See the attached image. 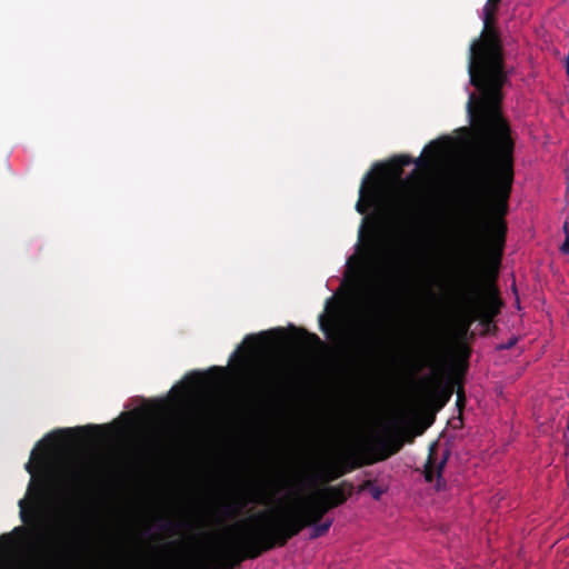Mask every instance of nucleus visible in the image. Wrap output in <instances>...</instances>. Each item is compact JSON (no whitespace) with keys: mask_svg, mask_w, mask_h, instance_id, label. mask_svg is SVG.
<instances>
[{"mask_svg":"<svg viewBox=\"0 0 569 569\" xmlns=\"http://www.w3.org/2000/svg\"><path fill=\"white\" fill-rule=\"evenodd\" d=\"M560 251L563 254H568L569 253V234H568V237H566L565 242L561 244Z\"/></svg>","mask_w":569,"mask_h":569,"instance_id":"obj_17","label":"nucleus"},{"mask_svg":"<svg viewBox=\"0 0 569 569\" xmlns=\"http://www.w3.org/2000/svg\"><path fill=\"white\" fill-rule=\"evenodd\" d=\"M292 481L283 473L252 483L227 495L221 503L223 518H236L250 503L270 505L274 497Z\"/></svg>","mask_w":569,"mask_h":569,"instance_id":"obj_5","label":"nucleus"},{"mask_svg":"<svg viewBox=\"0 0 569 569\" xmlns=\"http://www.w3.org/2000/svg\"><path fill=\"white\" fill-rule=\"evenodd\" d=\"M472 116L475 148L461 167V186L467 208L486 213L480 243L483 279L470 286L472 296H462L465 309L456 322L461 337L476 320L489 326L503 306L495 281L505 249V216L513 182V141L500 104H473Z\"/></svg>","mask_w":569,"mask_h":569,"instance_id":"obj_1","label":"nucleus"},{"mask_svg":"<svg viewBox=\"0 0 569 569\" xmlns=\"http://www.w3.org/2000/svg\"><path fill=\"white\" fill-rule=\"evenodd\" d=\"M32 525L38 532H43L46 526L38 509L32 511Z\"/></svg>","mask_w":569,"mask_h":569,"instance_id":"obj_13","label":"nucleus"},{"mask_svg":"<svg viewBox=\"0 0 569 569\" xmlns=\"http://www.w3.org/2000/svg\"><path fill=\"white\" fill-rule=\"evenodd\" d=\"M246 343L252 353H259L263 348V340L259 336L247 337Z\"/></svg>","mask_w":569,"mask_h":569,"instance_id":"obj_11","label":"nucleus"},{"mask_svg":"<svg viewBox=\"0 0 569 569\" xmlns=\"http://www.w3.org/2000/svg\"><path fill=\"white\" fill-rule=\"evenodd\" d=\"M331 525H332V520H330V519L326 520L322 523L315 525V527L311 531V538L315 539V538L325 536L329 531Z\"/></svg>","mask_w":569,"mask_h":569,"instance_id":"obj_12","label":"nucleus"},{"mask_svg":"<svg viewBox=\"0 0 569 569\" xmlns=\"http://www.w3.org/2000/svg\"><path fill=\"white\" fill-rule=\"evenodd\" d=\"M71 473L74 479H80L83 475V461H76L71 466Z\"/></svg>","mask_w":569,"mask_h":569,"instance_id":"obj_15","label":"nucleus"},{"mask_svg":"<svg viewBox=\"0 0 569 569\" xmlns=\"http://www.w3.org/2000/svg\"><path fill=\"white\" fill-rule=\"evenodd\" d=\"M516 340H512V341H508V345L505 346L503 348H510L515 345Z\"/></svg>","mask_w":569,"mask_h":569,"instance_id":"obj_23","label":"nucleus"},{"mask_svg":"<svg viewBox=\"0 0 569 569\" xmlns=\"http://www.w3.org/2000/svg\"><path fill=\"white\" fill-rule=\"evenodd\" d=\"M566 72H567V76L569 78V54L566 58Z\"/></svg>","mask_w":569,"mask_h":569,"instance_id":"obj_21","label":"nucleus"},{"mask_svg":"<svg viewBox=\"0 0 569 569\" xmlns=\"http://www.w3.org/2000/svg\"><path fill=\"white\" fill-rule=\"evenodd\" d=\"M353 486L350 482L343 481L337 486H329L316 491L317 498H326L333 508L343 505L349 497H351Z\"/></svg>","mask_w":569,"mask_h":569,"instance_id":"obj_7","label":"nucleus"},{"mask_svg":"<svg viewBox=\"0 0 569 569\" xmlns=\"http://www.w3.org/2000/svg\"><path fill=\"white\" fill-rule=\"evenodd\" d=\"M408 163V157L401 156L395 161L385 164L380 170L379 177L361 189L360 200L357 204L358 211L363 213L369 207L381 203L387 193V180L397 181L402 173V167Z\"/></svg>","mask_w":569,"mask_h":569,"instance_id":"obj_6","label":"nucleus"},{"mask_svg":"<svg viewBox=\"0 0 569 569\" xmlns=\"http://www.w3.org/2000/svg\"><path fill=\"white\" fill-rule=\"evenodd\" d=\"M292 341L297 347L302 349L311 348L320 343V339L317 335L308 333L305 330H298L292 337Z\"/></svg>","mask_w":569,"mask_h":569,"instance_id":"obj_8","label":"nucleus"},{"mask_svg":"<svg viewBox=\"0 0 569 569\" xmlns=\"http://www.w3.org/2000/svg\"><path fill=\"white\" fill-rule=\"evenodd\" d=\"M408 365L415 372L425 368L431 369L430 375L419 380L418 390L428 402L440 401V406H443L450 399L455 386H460L461 377L466 370L465 363H452L445 381L447 352L439 332L433 329L421 336L408 359Z\"/></svg>","mask_w":569,"mask_h":569,"instance_id":"obj_3","label":"nucleus"},{"mask_svg":"<svg viewBox=\"0 0 569 569\" xmlns=\"http://www.w3.org/2000/svg\"><path fill=\"white\" fill-rule=\"evenodd\" d=\"M563 232H565L566 237H568V234H569V224H568V222H565V224H563Z\"/></svg>","mask_w":569,"mask_h":569,"instance_id":"obj_20","label":"nucleus"},{"mask_svg":"<svg viewBox=\"0 0 569 569\" xmlns=\"http://www.w3.org/2000/svg\"><path fill=\"white\" fill-rule=\"evenodd\" d=\"M498 10V4L487 1L483 8V20L485 24L488 28L495 21L496 12Z\"/></svg>","mask_w":569,"mask_h":569,"instance_id":"obj_10","label":"nucleus"},{"mask_svg":"<svg viewBox=\"0 0 569 569\" xmlns=\"http://www.w3.org/2000/svg\"><path fill=\"white\" fill-rule=\"evenodd\" d=\"M401 447V439L389 428H385L381 437L370 438L367 442L351 446L337 457L318 462L315 469L323 481H331L350 470L387 460Z\"/></svg>","mask_w":569,"mask_h":569,"instance_id":"obj_4","label":"nucleus"},{"mask_svg":"<svg viewBox=\"0 0 569 569\" xmlns=\"http://www.w3.org/2000/svg\"><path fill=\"white\" fill-rule=\"evenodd\" d=\"M318 500L323 505L327 511L333 509V506H331L326 498H318Z\"/></svg>","mask_w":569,"mask_h":569,"instance_id":"obj_18","label":"nucleus"},{"mask_svg":"<svg viewBox=\"0 0 569 569\" xmlns=\"http://www.w3.org/2000/svg\"><path fill=\"white\" fill-rule=\"evenodd\" d=\"M425 478H426V480H427V481H432V479H433V473H432V470H431V469H428V468L426 469V471H425Z\"/></svg>","mask_w":569,"mask_h":569,"instance_id":"obj_19","label":"nucleus"},{"mask_svg":"<svg viewBox=\"0 0 569 569\" xmlns=\"http://www.w3.org/2000/svg\"><path fill=\"white\" fill-rule=\"evenodd\" d=\"M463 351V358L467 359L469 357V351L466 347L462 348Z\"/></svg>","mask_w":569,"mask_h":569,"instance_id":"obj_22","label":"nucleus"},{"mask_svg":"<svg viewBox=\"0 0 569 569\" xmlns=\"http://www.w3.org/2000/svg\"><path fill=\"white\" fill-rule=\"evenodd\" d=\"M370 488V492L375 499H380V497L383 493V490L379 487H372V482L370 480L365 481V483L361 486V489Z\"/></svg>","mask_w":569,"mask_h":569,"instance_id":"obj_14","label":"nucleus"},{"mask_svg":"<svg viewBox=\"0 0 569 569\" xmlns=\"http://www.w3.org/2000/svg\"><path fill=\"white\" fill-rule=\"evenodd\" d=\"M327 509L316 492L298 499L295 506H278L237 521L232 541L214 547L170 541L157 548L146 569H232L246 559L283 547L305 528L321 521Z\"/></svg>","mask_w":569,"mask_h":569,"instance_id":"obj_2","label":"nucleus"},{"mask_svg":"<svg viewBox=\"0 0 569 569\" xmlns=\"http://www.w3.org/2000/svg\"><path fill=\"white\" fill-rule=\"evenodd\" d=\"M457 406L461 409L465 406V392L461 386L457 390Z\"/></svg>","mask_w":569,"mask_h":569,"instance_id":"obj_16","label":"nucleus"},{"mask_svg":"<svg viewBox=\"0 0 569 569\" xmlns=\"http://www.w3.org/2000/svg\"><path fill=\"white\" fill-rule=\"evenodd\" d=\"M446 153V144L440 141H432L427 148H426V158L431 163H436L440 161Z\"/></svg>","mask_w":569,"mask_h":569,"instance_id":"obj_9","label":"nucleus"},{"mask_svg":"<svg viewBox=\"0 0 569 569\" xmlns=\"http://www.w3.org/2000/svg\"><path fill=\"white\" fill-rule=\"evenodd\" d=\"M200 380H201V378H200V377H196V383H199V382H200Z\"/></svg>","mask_w":569,"mask_h":569,"instance_id":"obj_24","label":"nucleus"}]
</instances>
